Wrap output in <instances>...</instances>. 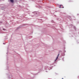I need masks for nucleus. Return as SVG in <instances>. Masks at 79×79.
<instances>
[{
	"instance_id": "nucleus-1",
	"label": "nucleus",
	"mask_w": 79,
	"mask_h": 79,
	"mask_svg": "<svg viewBox=\"0 0 79 79\" xmlns=\"http://www.w3.org/2000/svg\"><path fill=\"white\" fill-rule=\"evenodd\" d=\"M60 55V54H59L57 56V57L55 60L56 61V60H58V57H59V56Z\"/></svg>"
},
{
	"instance_id": "nucleus-2",
	"label": "nucleus",
	"mask_w": 79,
	"mask_h": 79,
	"mask_svg": "<svg viewBox=\"0 0 79 79\" xmlns=\"http://www.w3.org/2000/svg\"><path fill=\"white\" fill-rule=\"evenodd\" d=\"M62 6H63L60 5V6L59 7V8H64V7H62Z\"/></svg>"
},
{
	"instance_id": "nucleus-3",
	"label": "nucleus",
	"mask_w": 79,
	"mask_h": 79,
	"mask_svg": "<svg viewBox=\"0 0 79 79\" xmlns=\"http://www.w3.org/2000/svg\"><path fill=\"white\" fill-rule=\"evenodd\" d=\"M10 2H11V3H13L14 2V0H10Z\"/></svg>"
},
{
	"instance_id": "nucleus-4",
	"label": "nucleus",
	"mask_w": 79,
	"mask_h": 79,
	"mask_svg": "<svg viewBox=\"0 0 79 79\" xmlns=\"http://www.w3.org/2000/svg\"><path fill=\"white\" fill-rule=\"evenodd\" d=\"M5 9V8L4 7H2L1 8V10H3Z\"/></svg>"
},
{
	"instance_id": "nucleus-5",
	"label": "nucleus",
	"mask_w": 79,
	"mask_h": 79,
	"mask_svg": "<svg viewBox=\"0 0 79 79\" xmlns=\"http://www.w3.org/2000/svg\"><path fill=\"white\" fill-rule=\"evenodd\" d=\"M3 31H6V29H5V28H3Z\"/></svg>"
}]
</instances>
